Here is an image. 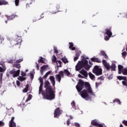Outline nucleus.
<instances>
[{"instance_id":"1","label":"nucleus","mask_w":127,"mask_h":127,"mask_svg":"<svg viewBox=\"0 0 127 127\" xmlns=\"http://www.w3.org/2000/svg\"><path fill=\"white\" fill-rule=\"evenodd\" d=\"M44 87L45 90H43V83H41L39 89V95L42 94L43 99L45 100H54L55 99L56 92L52 88L50 82L48 80L45 82Z\"/></svg>"},{"instance_id":"2","label":"nucleus","mask_w":127,"mask_h":127,"mask_svg":"<svg viewBox=\"0 0 127 127\" xmlns=\"http://www.w3.org/2000/svg\"><path fill=\"white\" fill-rule=\"evenodd\" d=\"M83 88L84 81H83L82 79H79L77 85L76 86V89L77 90V92L80 93V95L81 97L83 98V99H85V100H88L90 97V96L89 95V92H88V90L86 89L83 90ZM82 90H83L82 91Z\"/></svg>"},{"instance_id":"3","label":"nucleus","mask_w":127,"mask_h":127,"mask_svg":"<svg viewBox=\"0 0 127 127\" xmlns=\"http://www.w3.org/2000/svg\"><path fill=\"white\" fill-rule=\"evenodd\" d=\"M81 61H79L75 66L76 71H80L82 68H84L85 70H89L92 65H89L88 61L86 60V57L84 56H81Z\"/></svg>"},{"instance_id":"4","label":"nucleus","mask_w":127,"mask_h":127,"mask_svg":"<svg viewBox=\"0 0 127 127\" xmlns=\"http://www.w3.org/2000/svg\"><path fill=\"white\" fill-rule=\"evenodd\" d=\"M102 64L104 67L106 68V71H110V69H111V71H116V68H117L116 64L112 63L111 66L110 65V64L108 63L106 60H103Z\"/></svg>"},{"instance_id":"5","label":"nucleus","mask_w":127,"mask_h":127,"mask_svg":"<svg viewBox=\"0 0 127 127\" xmlns=\"http://www.w3.org/2000/svg\"><path fill=\"white\" fill-rule=\"evenodd\" d=\"M84 87L86 90H87L88 94L91 96H93L94 95V92H93V90H92V87H91V85L90 83L88 82H84Z\"/></svg>"},{"instance_id":"6","label":"nucleus","mask_w":127,"mask_h":127,"mask_svg":"<svg viewBox=\"0 0 127 127\" xmlns=\"http://www.w3.org/2000/svg\"><path fill=\"white\" fill-rule=\"evenodd\" d=\"M93 72L95 74L96 76H100V75H102V68H99L98 65H95L93 69Z\"/></svg>"},{"instance_id":"7","label":"nucleus","mask_w":127,"mask_h":127,"mask_svg":"<svg viewBox=\"0 0 127 127\" xmlns=\"http://www.w3.org/2000/svg\"><path fill=\"white\" fill-rule=\"evenodd\" d=\"M23 61V59H19V60H17L15 63H14V64H13V67L14 68H17V69H20V67H21L20 66V64L19 63H21Z\"/></svg>"},{"instance_id":"8","label":"nucleus","mask_w":127,"mask_h":127,"mask_svg":"<svg viewBox=\"0 0 127 127\" xmlns=\"http://www.w3.org/2000/svg\"><path fill=\"white\" fill-rule=\"evenodd\" d=\"M54 118H59L61 115H62V110H60V108L58 107L54 111Z\"/></svg>"},{"instance_id":"9","label":"nucleus","mask_w":127,"mask_h":127,"mask_svg":"<svg viewBox=\"0 0 127 127\" xmlns=\"http://www.w3.org/2000/svg\"><path fill=\"white\" fill-rule=\"evenodd\" d=\"M19 73H20V70L18 69L17 70L15 71L14 69H12L11 71H9V74L10 75H12L13 78H15L16 77H18L19 76Z\"/></svg>"},{"instance_id":"10","label":"nucleus","mask_w":127,"mask_h":127,"mask_svg":"<svg viewBox=\"0 0 127 127\" xmlns=\"http://www.w3.org/2000/svg\"><path fill=\"white\" fill-rule=\"evenodd\" d=\"M57 59L56 58V57L54 55L53 56V59H52V61L53 62H54V63H56L58 65V67H62V65H61V64H62V62H61V61H57Z\"/></svg>"},{"instance_id":"11","label":"nucleus","mask_w":127,"mask_h":127,"mask_svg":"<svg viewBox=\"0 0 127 127\" xmlns=\"http://www.w3.org/2000/svg\"><path fill=\"white\" fill-rule=\"evenodd\" d=\"M105 34H107L109 37H112L113 33H112V27H109L105 29Z\"/></svg>"},{"instance_id":"12","label":"nucleus","mask_w":127,"mask_h":127,"mask_svg":"<svg viewBox=\"0 0 127 127\" xmlns=\"http://www.w3.org/2000/svg\"><path fill=\"white\" fill-rule=\"evenodd\" d=\"M48 67V65H44L41 67L40 72L42 75H43V72Z\"/></svg>"},{"instance_id":"13","label":"nucleus","mask_w":127,"mask_h":127,"mask_svg":"<svg viewBox=\"0 0 127 127\" xmlns=\"http://www.w3.org/2000/svg\"><path fill=\"white\" fill-rule=\"evenodd\" d=\"M49 79L53 85V87H55V77L53 76H50Z\"/></svg>"},{"instance_id":"14","label":"nucleus","mask_w":127,"mask_h":127,"mask_svg":"<svg viewBox=\"0 0 127 127\" xmlns=\"http://www.w3.org/2000/svg\"><path fill=\"white\" fill-rule=\"evenodd\" d=\"M91 61L92 62H96L97 63H101V60L97 58H92L91 59Z\"/></svg>"},{"instance_id":"15","label":"nucleus","mask_w":127,"mask_h":127,"mask_svg":"<svg viewBox=\"0 0 127 127\" xmlns=\"http://www.w3.org/2000/svg\"><path fill=\"white\" fill-rule=\"evenodd\" d=\"M99 124V122L97 120H94L91 121L92 126H94V127H98V125Z\"/></svg>"},{"instance_id":"16","label":"nucleus","mask_w":127,"mask_h":127,"mask_svg":"<svg viewBox=\"0 0 127 127\" xmlns=\"http://www.w3.org/2000/svg\"><path fill=\"white\" fill-rule=\"evenodd\" d=\"M80 74H82V75L84 76V77H88V72H87V71L86 70H85L84 69H82L80 71Z\"/></svg>"},{"instance_id":"17","label":"nucleus","mask_w":127,"mask_h":127,"mask_svg":"<svg viewBox=\"0 0 127 127\" xmlns=\"http://www.w3.org/2000/svg\"><path fill=\"white\" fill-rule=\"evenodd\" d=\"M118 70H119V74H122L123 73V71L124 70V66L121 65H118Z\"/></svg>"},{"instance_id":"18","label":"nucleus","mask_w":127,"mask_h":127,"mask_svg":"<svg viewBox=\"0 0 127 127\" xmlns=\"http://www.w3.org/2000/svg\"><path fill=\"white\" fill-rule=\"evenodd\" d=\"M8 4V2L5 0H0V5H5Z\"/></svg>"},{"instance_id":"19","label":"nucleus","mask_w":127,"mask_h":127,"mask_svg":"<svg viewBox=\"0 0 127 127\" xmlns=\"http://www.w3.org/2000/svg\"><path fill=\"white\" fill-rule=\"evenodd\" d=\"M100 54L102 56H104L105 59H108V55H106V52H105V51H102L100 52Z\"/></svg>"},{"instance_id":"20","label":"nucleus","mask_w":127,"mask_h":127,"mask_svg":"<svg viewBox=\"0 0 127 127\" xmlns=\"http://www.w3.org/2000/svg\"><path fill=\"white\" fill-rule=\"evenodd\" d=\"M69 49H71V50L74 51L76 50V48L74 46V44H73V43H69Z\"/></svg>"},{"instance_id":"21","label":"nucleus","mask_w":127,"mask_h":127,"mask_svg":"<svg viewBox=\"0 0 127 127\" xmlns=\"http://www.w3.org/2000/svg\"><path fill=\"white\" fill-rule=\"evenodd\" d=\"M6 70V67L5 66H0V73H4V71Z\"/></svg>"},{"instance_id":"22","label":"nucleus","mask_w":127,"mask_h":127,"mask_svg":"<svg viewBox=\"0 0 127 127\" xmlns=\"http://www.w3.org/2000/svg\"><path fill=\"white\" fill-rule=\"evenodd\" d=\"M117 78L118 80H120V81H121V80H124V81L127 80V76H118Z\"/></svg>"},{"instance_id":"23","label":"nucleus","mask_w":127,"mask_h":127,"mask_svg":"<svg viewBox=\"0 0 127 127\" xmlns=\"http://www.w3.org/2000/svg\"><path fill=\"white\" fill-rule=\"evenodd\" d=\"M61 76L60 75L57 74L56 75V79L58 81L59 83H60L61 82V79H62Z\"/></svg>"},{"instance_id":"24","label":"nucleus","mask_w":127,"mask_h":127,"mask_svg":"<svg viewBox=\"0 0 127 127\" xmlns=\"http://www.w3.org/2000/svg\"><path fill=\"white\" fill-rule=\"evenodd\" d=\"M28 88H29V85L26 84V87L22 90L23 93H27L28 91Z\"/></svg>"},{"instance_id":"25","label":"nucleus","mask_w":127,"mask_h":127,"mask_svg":"<svg viewBox=\"0 0 127 127\" xmlns=\"http://www.w3.org/2000/svg\"><path fill=\"white\" fill-rule=\"evenodd\" d=\"M113 103H117V104H118V105H121L122 104V102H121V100H120V99L117 98L113 100Z\"/></svg>"},{"instance_id":"26","label":"nucleus","mask_w":127,"mask_h":127,"mask_svg":"<svg viewBox=\"0 0 127 127\" xmlns=\"http://www.w3.org/2000/svg\"><path fill=\"white\" fill-rule=\"evenodd\" d=\"M64 74H65L66 76H69L71 74L70 73V72H69V70L67 69H64Z\"/></svg>"},{"instance_id":"27","label":"nucleus","mask_w":127,"mask_h":127,"mask_svg":"<svg viewBox=\"0 0 127 127\" xmlns=\"http://www.w3.org/2000/svg\"><path fill=\"white\" fill-rule=\"evenodd\" d=\"M16 127V124L14 122L10 123L9 122V127Z\"/></svg>"},{"instance_id":"28","label":"nucleus","mask_w":127,"mask_h":127,"mask_svg":"<svg viewBox=\"0 0 127 127\" xmlns=\"http://www.w3.org/2000/svg\"><path fill=\"white\" fill-rule=\"evenodd\" d=\"M62 61L64 63V64H67L68 63V60L66 58H62Z\"/></svg>"},{"instance_id":"29","label":"nucleus","mask_w":127,"mask_h":127,"mask_svg":"<svg viewBox=\"0 0 127 127\" xmlns=\"http://www.w3.org/2000/svg\"><path fill=\"white\" fill-rule=\"evenodd\" d=\"M21 41H22V40H21V39H19L18 40H17V43L13 44V45H11V46H13V45H16L17 44H21Z\"/></svg>"},{"instance_id":"30","label":"nucleus","mask_w":127,"mask_h":127,"mask_svg":"<svg viewBox=\"0 0 127 127\" xmlns=\"http://www.w3.org/2000/svg\"><path fill=\"white\" fill-rule=\"evenodd\" d=\"M18 80L21 81H25V80H26V78L20 76L18 77Z\"/></svg>"},{"instance_id":"31","label":"nucleus","mask_w":127,"mask_h":127,"mask_svg":"<svg viewBox=\"0 0 127 127\" xmlns=\"http://www.w3.org/2000/svg\"><path fill=\"white\" fill-rule=\"evenodd\" d=\"M38 62L39 63H43L44 64L45 62L44 61H43V58L42 57H40V59L38 60Z\"/></svg>"},{"instance_id":"32","label":"nucleus","mask_w":127,"mask_h":127,"mask_svg":"<svg viewBox=\"0 0 127 127\" xmlns=\"http://www.w3.org/2000/svg\"><path fill=\"white\" fill-rule=\"evenodd\" d=\"M58 75H60L62 78H64V71L63 70L59 71Z\"/></svg>"},{"instance_id":"33","label":"nucleus","mask_w":127,"mask_h":127,"mask_svg":"<svg viewBox=\"0 0 127 127\" xmlns=\"http://www.w3.org/2000/svg\"><path fill=\"white\" fill-rule=\"evenodd\" d=\"M88 75H89L90 79H91L92 80H93V79H95V75H94V74H93L92 73L89 72L88 73Z\"/></svg>"},{"instance_id":"34","label":"nucleus","mask_w":127,"mask_h":127,"mask_svg":"<svg viewBox=\"0 0 127 127\" xmlns=\"http://www.w3.org/2000/svg\"><path fill=\"white\" fill-rule=\"evenodd\" d=\"M50 74H51V71H48L45 74V75L43 76V78H45V79H46L47 78V77L48 76V75H50Z\"/></svg>"},{"instance_id":"35","label":"nucleus","mask_w":127,"mask_h":127,"mask_svg":"<svg viewBox=\"0 0 127 127\" xmlns=\"http://www.w3.org/2000/svg\"><path fill=\"white\" fill-rule=\"evenodd\" d=\"M71 105L73 109H76V103L75 102V101H73L71 102Z\"/></svg>"},{"instance_id":"36","label":"nucleus","mask_w":127,"mask_h":127,"mask_svg":"<svg viewBox=\"0 0 127 127\" xmlns=\"http://www.w3.org/2000/svg\"><path fill=\"white\" fill-rule=\"evenodd\" d=\"M32 95H31V94H29L28 95V97L27 98V99L26 100L25 102L27 103V102H28V101H30V100H31V98H32Z\"/></svg>"},{"instance_id":"37","label":"nucleus","mask_w":127,"mask_h":127,"mask_svg":"<svg viewBox=\"0 0 127 127\" xmlns=\"http://www.w3.org/2000/svg\"><path fill=\"white\" fill-rule=\"evenodd\" d=\"M15 16H16V15H12L11 16L8 17V19H9V20H11L12 19H13V18H14Z\"/></svg>"},{"instance_id":"38","label":"nucleus","mask_w":127,"mask_h":127,"mask_svg":"<svg viewBox=\"0 0 127 127\" xmlns=\"http://www.w3.org/2000/svg\"><path fill=\"white\" fill-rule=\"evenodd\" d=\"M14 60L11 59V60H9L8 61V63H9V64H12V65H13V64H14Z\"/></svg>"},{"instance_id":"39","label":"nucleus","mask_w":127,"mask_h":127,"mask_svg":"<svg viewBox=\"0 0 127 127\" xmlns=\"http://www.w3.org/2000/svg\"><path fill=\"white\" fill-rule=\"evenodd\" d=\"M122 73L123 75H127V68H124Z\"/></svg>"},{"instance_id":"40","label":"nucleus","mask_w":127,"mask_h":127,"mask_svg":"<svg viewBox=\"0 0 127 127\" xmlns=\"http://www.w3.org/2000/svg\"><path fill=\"white\" fill-rule=\"evenodd\" d=\"M127 55V52L125 51L122 53V56H123V58H124V59H126Z\"/></svg>"},{"instance_id":"41","label":"nucleus","mask_w":127,"mask_h":127,"mask_svg":"<svg viewBox=\"0 0 127 127\" xmlns=\"http://www.w3.org/2000/svg\"><path fill=\"white\" fill-rule=\"evenodd\" d=\"M122 84L123 85H124V86H126V87H127V79H126V80L123 81Z\"/></svg>"},{"instance_id":"42","label":"nucleus","mask_w":127,"mask_h":127,"mask_svg":"<svg viewBox=\"0 0 127 127\" xmlns=\"http://www.w3.org/2000/svg\"><path fill=\"white\" fill-rule=\"evenodd\" d=\"M80 54H81V51H78L76 53L75 56L79 58Z\"/></svg>"},{"instance_id":"43","label":"nucleus","mask_w":127,"mask_h":127,"mask_svg":"<svg viewBox=\"0 0 127 127\" xmlns=\"http://www.w3.org/2000/svg\"><path fill=\"white\" fill-rule=\"evenodd\" d=\"M15 4L16 6H18L19 4V0H15Z\"/></svg>"},{"instance_id":"44","label":"nucleus","mask_w":127,"mask_h":127,"mask_svg":"<svg viewBox=\"0 0 127 127\" xmlns=\"http://www.w3.org/2000/svg\"><path fill=\"white\" fill-rule=\"evenodd\" d=\"M54 51L55 53H56V54H58L59 52H58V50H57V48L54 47Z\"/></svg>"},{"instance_id":"45","label":"nucleus","mask_w":127,"mask_h":127,"mask_svg":"<svg viewBox=\"0 0 127 127\" xmlns=\"http://www.w3.org/2000/svg\"><path fill=\"white\" fill-rule=\"evenodd\" d=\"M3 75V74L2 73H0V82H2V76Z\"/></svg>"},{"instance_id":"46","label":"nucleus","mask_w":127,"mask_h":127,"mask_svg":"<svg viewBox=\"0 0 127 127\" xmlns=\"http://www.w3.org/2000/svg\"><path fill=\"white\" fill-rule=\"evenodd\" d=\"M122 123L123 124V125H125V126H126V127H127V121L126 120H124L122 122Z\"/></svg>"},{"instance_id":"47","label":"nucleus","mask_w":127,"mask_h":127,"mask_svg":"<svg viewBox=\"0 0 127 127\" xmlns=\"http://www.w3.org/2000/svg\"><path fill=\"white\" fill-rule=\"evenodd\" d=\"M21 75L22 77H25V76L26 75V73H25L23 71H22Z\"/></svg>"},{"instance_id":"48","label":"nucleus","mask_w":127,"mask_h":127,"mask_svg":"<svg viewBox=\"0 0 127 127\" xmlns=\"http://www.w3.org/2000/svg\"><path fill=\"white\" fill-rule=\"evenodd\" d=\"M74 126L76 127H81V126H80V124L78 123H74Z\"/></svg>"},{"instance_id":"49","label":"nucleus","mask_w":127,"mask_h":127,"mask_svg":"<svg viewBox=\"0 0 127 127\" xmlns=\"http://www.w3.org/2000/svg\"><path fill=\"white\" fill-rule=\"evenodd\" d=\"M111 37H110V36H106L105 37V38H104V39H105V40H109V39H110V38Z\"/></svg>"},{"instance_id":"50","label":"nucleus","mask_w":127,"mask_h":127,"mask_svg":"<svg viewBox=\"0 0 127 127\" xmlns=\"http://www.w3.org/2000/svg\"><path fill=\"white\" fill-rule=\"evenodd\" d=\"M30 77L31 79H33V77H34V75L32 73H30Z\"/></svg>"},{"instance_id":"51","label":"nucleus","mask_w":127,"mask_h":127,"mask_svg":"<svg viewBox=\"0 0 127 127\" xmlns=\"http://www.w3.org/2000/svg\"><path fill=\"white\" fill-rule=\"evenodd\" d=\"M4 126V123L2 121H0V127H3Z\"/></svg>"},{"instance_id":"52","label":"nucleus","mask_w":127,"mask_h":127,"mask_svg":"<svg viewBox=\"0 0 127 127\" xmlns=\"http://www.w3.org/2000/svg\"><path fill=\"white\" fill-rule=\"evenodd\" d=\"M16 84H17V86H18V87H19L20 86V82H19V81L18 80H17Z\"/></svg>"},{"instance_id":"53","label":"nucleus","mask_w":127,"mask_h":127,"mask_svg":"<svg viewBox=\"0 0 127 127\" xmlns=\"http://www.w3.org/2000/svg\"><path fill=\"white\" fill-rule=\"evenodd\" d=\"M97 127H104V125L98 123Z\"/></svg>"},{"instance_id":"54","label":"nucleus","mask_w":127,"mask_h":127,"mask_svg":"<svg viewBox=\"0 0 127 127\" xmlns=\"http://www.w3.org/2000/svg\"><path fill=\"white\" fill-rule=\"evenodd\" d=\"M66 124L67 126H69L70 125V119H68L67 122H66Z\"/></svg>"},{"instance_id":"55","label":"nucleus","mask_w":127,"mask_h":127,"mask_svg":"<svg viewBox=\"0 0 127 127\" xmlns=\"http://www.w3.org/2000/svg\"><path fill=\"white\" fill-rule=\"evenodd\" d=\"M36 64L37 70H39V64H38L37 63H36Z\"/></svg>"},{"instance_id":"56","label":"nucleus","mask_w":127,"mask_h":127,"mask_svg":"<svg viewBox=\"0 0 127 127\" xmlns=\"http://www.w3.org/2000/svg\"><path fill=\"white\" fill-rule=\"evenodd\" d=\"M0 62V64H1V66H5V64H4V62Z\"/></svg>"},{"instance_id":"57","label":"nucleus","mask_w":127,"mask_h":127,"mask_svg":"<svg viewBox=\"0 0 127 127\" xmlns=\"http://www.w3.org/2000/svg\"><path fill=\"white\" fill-rule=\"evenodd\" d=\"M14 117H12L11 120H10L9 123H14Z\"/></svg>"},{"instance_id":"58","label":"nucleus","mask_w":127,"mask_h":127,"mask_svg":"<svg viewBox=\"0 0 127 127\" xmlns=\"http://www.w3.org/2000/svg\"><path fill=\"white\" fill-rule=\"evenodd\" d=\"M79 59V58L78 57L75 56V57L74 58L73 60L74 61H77Z\"/></svg>"},{"instance_id":"59","label":"nucleus","mask_w":127,"mask_h":127,"mask_svg":"<svg viewBox=\"0 0 127 127\" xmlns=\"http://www.w3.org/2000/svg\"><path fill=\"white\" fill-rule=\"evenodd\" d=\"M108 78L109 80H111L113 78V75L111 74L109 76Z\"/></svg>"},{"instance_id":"60","label":"nucleus","mask_w":127,"mask_h":127,"mask_svg":"<svg viewBox=\"0 0 127 127\" xmlns=\"http://www.w3.org/2000/svg\"><path fill=\"white\" fill-rule=\"evenodd\" d=\"M39 81H40V83H43V79H42V78L40 77L39 78Z\"/></svg>"},{"instance_id":"61","label":"nucleus","mask_w":127,"mask_h":127,"mask_svg":"<svg viewBox=\"0 0 127 127\" xmlns=\"http://www.w3.org/2000/svg\"><path fill=\"white\" fill-rule=\"evenodd\" d=\"M78 77H79V78H84V77H83V76H82V75H81V74H78Z\"/></svg>"},{"instance_id":"62","label":"nucleus","mask_w":127,"mask_h":127,"mask_svg":"<svg viewBox=\"0 0 127 127\" xmlns=\"http://www.w3.org/2000/svg\"><path fill=\"white\" fill-rule=\"evenodd\" d=\"M96 88H98L99 87V83H98L97 82L96 83Z\"/></svg>"},{"instance_id":"63","label":"nucleus","mask_w":127,"mask_h":127,"mask_svg":"<svg viewBox=\"0 0 127 127\" xmlns=\"http://www.w3.org/2000/svg\"><path fill=\"white\" fill-rule=\"evenodd\" d=\"M69 118L70 120H73V116H69Z\"/></svg>"},{"instance_id":"64","label":"nucleus","mask_w":127,"mask_h":127,"mask_svg":"<svg viewBox=\"0 0 127 127\" xmlns=\"http://www.w3.org/2000/svg\"><path fill=\"white\" fill-rule=\"evenodd\" d=\"M57 8H60V5H57Z\"/></svg>"}]
</instances>
